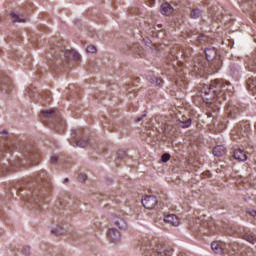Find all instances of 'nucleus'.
I'll use <instances>...</instances> for the list:
<instances>
[{"label":"nucleus","mask_w":256,"mask_h":256,"mask_svg":"<svg viewBox=\"0 0 256 256\" xmlns=\"http://www.w3.org/2000/svg\"><path fill=\"white\" fill-rule=\"evenodd\" d=\"M157 203V197L155 196H145L142 199V205L143 207H145V209H155Z\"/></svg>","instance_id":"obj_12"},{"label":"nucleus","mask_w":256,"mask_h":256,"mask_svg":"<svg viewBox=\"0 0 256 256\" xmlns=\"http://www.w3.org/2000/svg\"><path fill=\"white\" fill-rule=\"evenodd\" d=\"M0 135H7V132L3 130L2 132H0Z\"/></svg>","instance_id":"obj_39"},{"label":"nucleus","mask_w":256,"mask_h":256,"mask_svg":"<svg viewBox=\"0 0 256 256\" xmlns=\"http://www.w3.org/2000/svg\"><path fill=\"white\" fill-rule=\"evenodd\" d=\"M169 159H171V154H169V153H164L161 156L162 163H167V161H169Z\"/></svg>","instance_id":"obj_32"},{"label":"nucleus","mask_w":256,"mask_h":256,"mask_svg":"<svg viewBox=\"0 0 256 256\" xmlns=\"http://www.w3.org/2000/svg\"><path fill=\"white\" fill-rule=\"evenodd\" d=\"M211 249L214 251V253L221 255L223 253V248L219 246L218 242H212L211 243Z\"/></svg>","instance_id":"obj_27"},{"label":"nucleus","mask_w":256,"mask_h":256,"mask_svg":"<svg viewBox=\"0 0 256 256\" xmlns=\"http://www.w3.org/2000/svg\"><path fill=\"white\" fill-rule=\"evenodd\" d=\"M152 83H155L157 87H161V85H163V80L159 77H154L152 78Z\"/></svg>","instance_id":"obj_30"},{"label":"nucleus","mask_w":256,"mask_h":256,"mask_svg":"<svg viewBox=\"0 0 256 256\" xmlns=\"http://www.w3.org/2000/svg\"><path fill=\"white\" fill-rule=\"evenodd\" d=\"M173 11V6H171V4L169 3H164L160 7V12L162 13V15H166L167 17H169V15H172Z\"/></svg>","instance_id":"obj_16"},{"label":"nucleus","mask_w":256,"mask_h":256,"mask_svg":"<svg viewBox=\"0 0 256 256\" xmlns=\"http://www.w3.org/2000/svg\"><path fill=\"white\" fill-rule=\"evenodd\" d=\"M243 239L245 241H248V243H251V245H255L256 247V235L251 233V232H246L244 235H243Z\"/></svg>","instance_id":"obj_21"},{"label":"nucleus","mask_w":256,"mask_h":256,"mask_svg":"<svg viewBox=\"0 0 256 256\" xmlns=\"http://www.w3.org/2000/svg\"><path fill=\"white\" fill-rule=\"evenodd\" d=\"M86 51L87 53H97V47H95L94 45H88L86 47Z\"/></svg>","instance_id":"obj_31"},{"label":"nucleus","mask_w":256,"mask_h":256,"mask_svg":"<svg viewBox=\"0 0 256 256\" xmlns=\"http://www.w3.org/2000/svg\"><path fill=\"white\" fill-rule=\"evenodd\" d=\"M205 55L209 62L210 69L213 73H217V71L223 67V59L221 58V55L217 53V49L215 47L206 48Z\"/></svg>","instance_id":"obj_6"},{"label":"nucleus","mask_w":256,"mask_h":256,"mask_svg":"<svg viewBox=\"0 0 256 256\" xmlns=\"http://www.w3.org/2000/svg\"><path fill=\"white\" fill-rule=\"evenodd\" d=\"M247 213L248 215H251V217H256V210H248Z\"/></svg>","instance_id":"obj_36"},{"label":"nucleus","mask_w":256,"mask_h":256,"mask_svg":"<svg viewBox=\"0 0 256 256\" xmlns=\"http://www.w3.org/2000/svg\"><path fill=\"white\" fill-rule=\"evenodd\" d=\"M69 181V178L64 179V183H67Z\"/></svg>","instance_id":"obj_40"},{"label":"nucleus","mask_w":256,"mask_h":256,"mask_svg":"<svg viewBox=\"0 0 256 256\" xmlns=\"http://www.w3.org/2000/svg\"><path fill=\"white\" fill-rule=\"evenodd\" d=\"M41 115L44 121H50L52 123V127L58 131V133H64L65 131V121L61 118V114L55 111V109L51 110H43Z\"/></svg>","instance_id":"obj_5"},{"label":"nucleus","mask_w":256,"mask_h":256,"mask_svg":"<svg viewBox=\"0 0 256 256\" xmlns=\"http://www.w3.org/2000/svg\"><path fill=\"white\" fill-rule=\"evenodd\" d=\"M10 17L13 23H27V19L23 17V14H16L15 12H11Z\"/></svg>","instance_id":"obj_18"},{"label":"nucleus","mask_w":256,"mask_h":256,"mask_svg":"<svg viewBox=\"0 0 256 256\" xmlns=\"http://www.w3.org/2000/svg\"><path fill=\"white\" fill-rule=\"evenodd\" d=\"M80 177L83 178V181H87V176L86 175H80Z\"/></svg>","instance_id":"obj_38"},{"label":"nucleus","mask_w":256,"mask_h":256,"mask_svg":"<svg viewBox=\"0 0 256 256\" xmlns=\"http://www.w3.org/2000/svg\"><path fill=\"white\" fill-rule=\"evenodd\" d=\"M225 111L227 117H230V119H235V117H237L241 111V104L238 102H229Z\"/></svg>","instance_id":"obj_10"},{"label":"nucleus","mask_w":256,"mask_h":256,"mask_svg":"<svg viewBox=\"0 0 256 256\" xmlns=\"http://www.w3.org/2000/svg\"><path fill=\"white\" fill-rule=\"evenodd\" d=\"M21 153L23 158H18L16 161L10 162L11 167H15V165H25V161H31L35 157V146L31 144H26L21 148Z\"/></svg>","instance_id":"obj_7"},{"label":"nucleus","mask_w":256,"mask_h":256,"mask_svg":"<svg viewBox=\"0 0 256 256\" xmlns=\"http://www.w3.org/2000/svg\"><path fill=\"white\" fill-rule=\"evenodd\" d=\"M21 254L24 256H30L31 255V248L29 246H23L21 249Z\"/></svg>","instance_id":"obj_29"},{"label":"nucleus","mask_w":256,"mask_h":256,"mask_svg":"<svg viewBox=\"0 0 256 256\" xmlns=\"http://www.w3.org/2000/svg\"><path fill=\"white\" fill-rule=\"evenodd\" d=\"M77 147L85 148L87 145H89V138L84 137L76 142Z\"/></svg>","instance_id":"obj_28"},{"label":"nucleus","mask_w":256,"mask_h":256,"mask_svg":"<svg viewBox=\"0 0 256 256\" xmlns=\"http://www.w3.org/2000/svg\"><path fill=\"white\" fill-rule=\"evenodd\" d=\"M253 22L256 23V16L253 18Z\"/></svg>","instance_id":"obj_41"},{"label":"nucleus","mask_w":256,"mask_h":256,"mask_svg":"<svg viewBox=\"0 0 256 256\" xmlns=\"http://www.w3.org/2000/svg\"><path fill=\"white\" fill-rule=\"evenodd\" d=\"M15 147H17V146H15V144H13V143H7L4 146H0V159H1V157H3L4 151H13V149H15ZM8 170H9V166L1 163V161H0V177H1V175H5Z\"/></svg>","instance_id":"obj_9"},{"label":"nucleus","mask_w":256,"mask_h":256,"mask_svg":"<svg viewBox=\"0 0 256 256\" xmlns=\"http://www.w3.org/2000/svg\"><path fill=\"white\" fill-rule=\"evenodd\" d=\"M191 123V118L186 119L185 117H182L181 120L178 121V125L179 127H182V129H187V127H191Z\"/></svg>","instance_id":"obj_22"},{"label":"nucleus","mask_w":256,"mask_h":256,"mask_svg":"<svg viewBox=\"0 0 256 256\" xmlns=\"http://www.w3.org/2000/svg\"><path fill=\"white\" fill-rule=\"evenodd\" d=\"M61 42H58L56 48H54V63L52 67L61 69L60 65H67V61H80L81 54L75 50H63Z\"/></svg>","instance_id":"obj_3"},{"label":"nucleus","mask_w":256,"mask_h":256,"mask_svg":"<svg viewBox=\"0 0 256 256\" xmlns=\"http://www.w3.org/2000/svg\"><path fill=\"white\" fill-rule=\"evenodd\" d=\"M246 88L253 95H256V78H248L246 81Z\"/></svg>","instance_id":"obj_17"},{"label":"nucleus","mask_w":256,"mask_h":256,"mask_svg":"<svg viewBox=\"0 0 256 256\" xmlns=\"http://www.w3.org/2000/svg\"><path fill=\"white\" fill-rule=\"evenodd\" d=\"M249 131H251V127L248 122H241L231 131V138L233 141H239V139L247 137Z\"/></svg>","instance_id":"obj_8"},{"label":"nucleus","mask_w":256,"mask_h":256,"mask_svg":"<svg viewBox=\"0 0 256 256\" xmlns=\"http://www.w3.org/2000/svg\"><path fill=\"white\" fill-rule=\"evenodd\" d=\"M42 98V105H45L46 103H51L53 101V96L51 95V92H45L41 94Z\"/></svg>","instance_id":"obj_23"},{"label":"nucleus","mask_w":256,"mask_h":256,"mask_svg":"<svg viewBox=\"0 0 256 256\" xmlns=\"http://www.w3.org/2000/svg\"><path fill=\"white\" fill-rule=\"evenodd\" d=\"M201 15H203V10H201L199 8H193L190 11V19H199V17H201Z\"/></svg>","instance_id":"obj_24"},{"label":"nucleus","mask_w":256,"mask_h":256,"mask_svg":"<svg viewBox=\"0 0 256 256\" xmlns=\"http://www.w3.org/2000/svg\"><path fill=\"white\" fill-rule=\"evenodd\" d=\"M111 243H121V232L116 228H111L108 232Z\"/></svg>","instance_id":"obj_13"},{"label":"nucleus","mask_w":256,"mask_h":256,"mask_svg":"<svg viewBox=\"0 0 256 256\" xmlns=\"http://www.w3.org/2000/svg\"><path fill=\"white\" fill-rule=\"evenodd\" d=\"M225 153H226V149H225V146H223V145H218L213 148L214 157H223V155H225Z\"/></svg>","instance_id":"obj_20"},{"label":"nucleus","mask_w":256,"mask_h":256,"mask_svg":"<svg viewBox=\"0 0 256 256\" xmlns=\"http://www.w3.org/2000/svg\"><path fill=\"white\" fill-rule=\"evenodd\" d=\"M116 227H119L122 231H125L127 229V222L125 220L118 218L115 222Z\"/></svg>","instance_id":"obj_26"},{"label":"nucleus","mask_w":256,"mask_h":256,"mask_svg":"<svg viewBox=\"0 0 256 256\" xmlns=\"http://www.w3.org/2000/svg\"><path fill=\"white\" fill-rule=\"evenodd\" d=\"M140 250L145 256H171L173 255V247L167 244H158L156 249L153 248V242L149 239H143Z\"/></svg>","instance_id":"obj_4"},{"label":"nucleus","mask_w":256,"mask_h":256,"mask_svg":"<svg viewBox=\"0 0 256 256\" xmlns=\"http://www.w3.org/2000/svg\"><path fill=\"white\" fill-rule=\"evenodd\" d=\"M25 95H28V97H30V99H35V97H37V88L28 87L25 90Z\"/></svg>","instance_id":"obj_25"},{"label":"nucleus","mask_w":256,"mask_h":256,"mask_svg":"<svg viewBox=\"0 0 256 256\" xmlns=\"http://www.w3.org/2000/svg\"><path fill=\"white\" fill-rule=\"evenodd\" d=\"M165 223L173 225V227H179V218L175 214H168L164 217Z\"/></svg>","instance_id":"obj_15"},{"label":"nucleus","mask_w":256,"mask_h":256,"mask_svg":"<svg viewBox=\"0 0 256 256\" xmlns=\"http://www.w3.org/2000/svg\"><path fill=\"white\" fill-rule=\"evenodd\" d=\"M147 117V114H143L141 117H138L136 119V123H141V121H143V119H145Z\"/></svg>","instance_id":"obj_35"},{"label":"nucleus","mask_w":256,"mask_h":256,"mask_svg":"<svg viewBox=\"0 0 256 256\" xmlns=\"http://www.w3.org/2000/svg\"><path fill=\"white\" fill-rule=\"evenodd\" d=\"M52 185L51 179L47 174H40L34 182L28 185V193L21 195L24 201L27 203V207H32V209H43L41 206L45 202V197L51 193Z\"/></svg>","instance_id":"obj_1"},{"label":"nucleus","mask_w":256,"mask_h":256,"mask_svg":"<svg viewBox=\"0 0 256 256\" xmlns=\"http://www.w3.org/2000/svg\"><path fill=\"white\" fill-rule=\"evenodd\" d=\"M233 157L236 161H247V154L241 149L234 150Z\"/></svg>","instance_id":"obj_19"},{"label":"nucleus","mask_w":256,"mask_h":256,"mask_svg":"<svg viewBox=\"0 0 256 256\" xmlns=\"http://www.w3.org/2000/svg\"><path fill=\"white\" fill-rule=\"evenodd\" d=\"M200 92L204 103H223L227 95H233V85L224 79H215L210 84H201Z\"/></svg>","instance_id":"obj_2"},{"label":"nucleus","mask_w":256,"mask_h":256,"mask_svg":"<svg viewBox=\"0 0 256 256\" xmlns=\"http://www.w3.org/2000/svg\"><path fill=\"white\" fill-rule=\"evenodd\" d=\"M52 233L54 235H63V233H65V230L63 228H56L52 230Z\"/></svg>","instance_id":"obj_33"},{"label":"nucleus","mask_w":256,"mask_h":256,"mask_svg":"<svg viewBox=\"0 0 256 256\" xmlns=\"http://www.w3.org/2000/svg\"><path fill=\"white\" fill-rule=\"evenodd\" d=\"M205 235H213V230L210 229V232H204Z\"/></svg>","instance_id":"obj_37"},{"label":"nucleus","mask_w":256,"mask_h":256,"mask_svg":"<svg viewBox=\"0 0 256 256\" xmlns=\"http://www.w3.org/2000/svg\"><path fill=\"white\" fill-rule=\"evenodd\" d=\"M209 15H211L212 19L214 21H221L223 19V15L221 11L219 10V7L212 6L209 10Z\"/></svg>","instance_id":"obj_14"},{"label":"nucleus","mask_w":256,"mask_h":256,"mask_svg":"<svg viewBox=\"0 0 256 256\" xmlns=\"http://www.w3.org/2000/svg\"><path fill=\"white\" fill-rule=\"evenodd\" d=\"M59 161V157L57 155H52L50 158V163L55 164Z\"/></svg>","instance_id":"obj_34"},{"label":"nucleus","mask_w":256,"mask_h":256,"mask_svg":"<svg viewBox=\"0 0 256 256\" xmlns=\"http://www.w3.org/2000/svg\"><path fill=\"white\" fill-rule=\"evenodd\" d=\"M0 91H2V93H9V91H13V83L11 82V78L5 76L4 74L0 75Z\"/></svg>","instance_id":"obj_11"}]
</instances>
